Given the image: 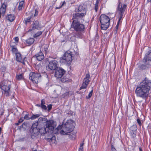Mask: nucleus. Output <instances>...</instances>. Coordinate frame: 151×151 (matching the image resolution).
Instances as JSON below:
<instances>
[{
  "label": "nucleus",
  "mask_w": 151,
  "mask_h": 151,
  "mask_svg": "<svg viewBox=\"0 0 151 151\" xmlns=\"http://www.w3.org/2000/svg\"><path fill=\"white\" fill-rule=\"evenodd\" d=\"M3 114L2 113H1V115H2Z\"/></svg>",
  "instance_id": "64"
},
{
  "label": "nucleus",
  "mask_w": 151,
  "mask_h": 151,
  "mask_svg": "<svg viewBox=\"0 0 151 151\" xmlns=\"http://www.w3.org/2000/svg\"><path fill=\"white\" fill-rule=\"evenodd\" d=\"M45 104V100L44 99H42L41 101V105H44Z\"/></svg>",
  "instance_id": "51"
},
{
  "label": "nucleus",
  "mask_w": 151,
  "mask_h": 151,
  "mask_svg": "<svg viewBox=\"0 0 151 151\" xmlns=\"http://www.w3.org/2000/svg\"><path fill=\"white\" fill-rule=\"evenodd\" d=\"M36 106H38V107H41V104L40 105V104H37V105H36Z\"/></svg>",
  "instance_id": "56"
},
{
  "label": "nucleus",
  "mask_w": 151,
  "mask_h": 151,
  "mask_svg": "<svg viewBox=\"0 0 151 151\" xmlns=\"http://www.w3.org/2000/svg\"><path fill=\"white\" fill-rule=\"evenodd\" d=\"M88 84L83 82L80 88V90H81L82 89H85L87 87Z\"/></svg>",
  "instance_id": "31"
},
{
  "label": "nucleus",
  "mask_w": 151,
  "mask_h": 151,
  "mask_svg": "<svg viewBox=\"0 0 151 151\" xmlns=\"http://www.w3.org/2000/svg\"><path fill=\"white\" fill-rule=\"evenodd\" d=\"M75 11L76 12L84 13L85 14V15L86 14V9L82 6H80L78 8L75 9Z\"/></svg>",
  "instance_id": "17"
},
{
  "label": "nucleus",
  "mask_w": 151,
  "mask_h": 151,
  "mask_svg": "<svg viewBox=\"0 0 151 151\" xmlns=\"http://www.w3.org/2000/svg\"><path fill=\"white\" fill-rule=\"evenodd\" d=\"M60 78V81L62 82H70L72 81L71 80L69 79L68 78H67L66 76H64L62 78Z\"/></svg>",
  "instance_id": "25"
},
{
  "label": "nucleus",
  "mask_w": 151,
  "mask_h": 151,
  "mask_svg": "<svg viewBox=\"0 0 151 151\" xmlns=\"http://www.w3.org/2000/svg\"><path fill=\"white\" fill-rule=\"evenodd\" d=\"M33 16V15H32L30 17H29L27 18L26 19L24 20L25 21V23L26 24H27L28 22H30L31 19Z\"/></svg>",
  "instance_id": "34"
},
{
  "label": "nucleus",
  "mask_w": 151,
  "mask_h": 151,
  "mask_svg": "<svg viewBox=\"0 0 151 151\" xmlns=\"http://www.w3.org/2000/svg\"><path fill=\"white\" fill-rule=\"evenodd\" d=\"M52 133H50L49 132H47V135L45 136V138L48 142H52V143H55L56 138L55 136H53Z\"/></svg>",
  "instance_id": "13"
},
{
  "label": "nucleus",
  "mask_w": 151,
  "mask_h": 151,
  "mask_svg": "<svg viewBox=\"0 0 151 151\" xmlns=\"http://www.w3.org/2000/svg\"><path fill=\"white\" fill-rule=\"evenodd\" d=\"M29 78L33 83H37L39 78L41 77L40 73L31 72L29 75Z\"/></svg>",
  "instance_id": "10"
},
{
  "label": "nucleus",
  "mask_w": 151,
  "mask_h": 151,
  "mask_svg": "<svg viewBox=\"0 0 151 151\" xmlns=\"http://www.w3.org/2000/svg\"><path fill=\"white\" fill-rule=\"evenodd\" d=\"M142 64L139 66V68L145 70L151 66V50L147 52L142 60Z\"/></svg>",
  "instance_id": "4"
},
{
  "label": "nucleus",
  "mask_w": 151,
  "mask_h": 151,
  "mask_svg": "<svg viewBox=\"0 0 151 151\" xmlns=\"http://www.w3.org/2000/svg\"><path fill=\"white\" fill-rule=\"evenodd\" d=\"M72 133V135H74V133H73V132Z\"/></svg>",
  "instance_id": "62"
},
{
  "label": "nucleus",
  "mask_w": 151,
  "mask_h": 151,
  "mask_svg": "<svg viewBox=\"0 0 151 151\" xmlns=\"http://www.w3.org/2000/svg\"><path fill=\"white\" fill-rule=\"evenodd\" d=\"M34 57L36 58L37 60L39 61H41L43 60L45 58L43 53L41 51L34 55Z\"/></svg>",
  "instance_id": "19"
},
{
  "label": "nucleus",
  "mask_w": 151,
  "mask_h": 151,
  "mask_svg": "<svg viewBox=\"0 0 151 151\" xmlns=\"http://www.w3.org/2000/svg\"><path fill=\"white\" fill-rule=\"evenodd\" d=\"M2 68H3V69L4 70H5V69H6V68L5 67H3Z\"/></svg>",
  "instance_id": "57"
},
{
  "label": "nucleus",
  "mask_w": 151,
  "mask_h": 151,
  "mask_svg": "<svg viewBox=\"0 0 151 151\" xmlns=\"http://www.w3.org/2000/svg\"><path fill=\"white\" fill-rule=\"evenodd\" d=\"M17 79L19 80H20L23 78L22 75L21 74L19 75H17L16 76Z\"/></svg>",
  "instance_id": "40"
},
{
  "label": "nucleus",
  "mask_w": 151,
  "mask_h": 151,
  "mask_svg": "<svg viewBox=\"0 0 151 151\" xmlns=\"http://www.w3.org/2000/svg\"><path fill=\"white\" fill-rule=\"evenodd\" d=\"M54 123L53 120H51L47 121L45 124V126L47 129V131L50 133H53V130L55 127Z\"/></svg>",
  "instance_id": "11"
},
{
  "label": "nucleus",
  "mask_w": 151,
  "mask_h": 151,
  "mask_svg": "<svg viewBox=\"0 0 151 151\" xmlns=\"http://www.w3.org/2000/svg\"><path fill=\"white\" fill-rule=\"evenodd\" d=\"M1 85V87L2 88L4 86H7V81L6 80H4L2 81L0 83Z\"/></svg>",
  "instance_id": "30"
},
{
  "label": "nucleus",
  "mask_w": 151,
  "mask_h": 151,
  "mask_svg": "<svg viewBox=\"0 0 151 151\" xmlns=\"http://www.w3.org/2000/svg\"><path fill=\"white\" fill-rule=\"evenodd\" d=\"M32 151H37V150H33Z\"/></svg>",
  "instance_id": "63"
},
{
  "label": "nucleus",
  "mask_w": 151,
  "mask_h": 151,
  "mask_svg": "<svg viewBox=\"0 0 151 151\" xmlns=\"http://www.w3.org/2000/svg\"><path fill=\"white\" fill-rule=\"evenodd\" d=\"M66 71L61 68L59 67L56 69L55 72V76L60 78L65 73Z\"/></svg>",
  "instance_id": "12"
},
{
  "label": "nucleus",
  "mask_w": 151,
  "mask_h": 151,
  "mask_svg": "<svg viewBox=\"0 0 151 151\" xmlns=\"http://www.w3.org/2000/svg\"><path fill=\"white\" fill-rule=\"evenodd\" d=\"M100 21L101 24V29L106 30L110 24V19L109 17L105 14H102L100 17Z\"/></svg>",
  "instance_id": "6"
},
{
  "label": "nucleus",
  "mask_w": 151,
  "mask_h": 151,
  "mask_svg": "<svg viewBox=\"0 0 151 151\" xmlns=\"http://www.w3.org/2000/svg\"><path fill=\"white\" fill-rule=\"evenodd\" d=\"M23 121V119L22 118H20L18 121V122L17 123H15V125L16 126H18L19 125L20 123H21Z\"/></svg>",
  "instance_id": "41"
},
{
  "label": "nucleus",
  "mask_w": 151,
  "mask_h": 151,
  "mask_svg": "<svg viewBox=\"0 0 151 151\" xmlns=\"http://www.w3.org/2000/svg\"><path fill=\"white\" fill-rule=\"evenodd\" d=\"M71 27L76 31L75 33L76 37L81 38L83 37V33L85 30V26L83 24L80 23V22L72 23Z\"/></svg>",
  "instance_id": "3"
},
{
  "label": "nucleus",
  "mask_w": 151,
  "mask_h": 151,
  "mask_svg": "<svg viewBox=\"0 0 151 151\" xmlns=\"http://www.w3.org/2000/svg\"><path fill=\"white\" fill-rule=\"evenodd\" d=\"M43 46L44 50L46 54L48 52V47H49V45L48 44H44L43 45Z\"/></svg>",
  "instance_id": "27"
},
{
  "label": "nucleus",
  "mask_w": 151,
  "mask_h": 151,
  "mask_svg": "<svg viewBox=\"0 0 151 151\" xmlns=\"http://www.w3.org/2000/svg\"><path fill=\"white\" fill-rule=\"evenodd\" d=\"M147 1L148 2H151V0H147Z\"/></svg>",
  "instance_id": "58"
},
{
  "label": "nucleus",
  "mask_w": 151,
  "mask_h": 151,
  "mask_svg": "<svg viewBox=\"0 0 151 151\" xmlns=\"http://www.w3.org/2000/svg\"><path fill=\"white\" fill-rule=\"evenodd\" d=\"M37 123L34 122L29 130L32 139H34L39 135V130L38 127Z\"/></svg>",
  "instance_id": "8"
},
{
  "label": "nucleus",
  "mask_w": 151,
  "mask_h": 151,
  "mask_svg": "<svg viewBox=\"0 0 151 151\" xmlns=\"http://www.w3.org/2000/svg\"><path fill=\"white\" fill-rule=\"evenodd\" d=\"M15 18L14 15L13 14H8L6 17V19L10 22L13 21L15 19Z\"/></svg>",
  "instance_id": "22"
},
{
  "label": "nucleus",
  "mask_w": 151,
  "mask_h": 151,
  "mask_svg": "<svg viewBox=\"0 0 151 151\" xmlns=\"http://www.w3.org/2000/svg\"><path fill=\"white\" fill-rule=\"evenodd\" d=\"M38 128L39 130V133H40L41 134L45 133L47 134V132H48V131H47V129L45 126L42 127L39 126V127L38 126Z\"/></svg>",
  "instance_id": "20"
},
{
  "label": "nucleus",
  "mask_w": 151,
  "mask_h": 151,
  "mask_svg": "<svg viewBox=\"0 0 151 151\" xmlns=\"http://www.w3.org/2000/svg\"><path fill=\"white\" fill-rule=\"evenodd\" d=\"M47 121V118L40 117L38 119L37 121H36L35 123H37L38 126L39 127V126L42 127L45 126Z\"/></svg>",
  "instance_id": "15"
},
{
  "label": "nucleus",
  "mask_w": 151,
  "mask_h": 151,
  "mask_svg": "<svg viewBox=\"0 0 151 151\" xmlns=\"http://www.w3.org/2000/svg\"><path fill=\"white\" fill-rule=\"evenodd\" d=\"M10 88L11 86L10 85L6 86H4L1 88V89L3 91L2 92V93L6 96H9V92Z\"/></svg>",
  "instance_id": "16"
},
{
  "label": "nucleus",
  "mask_w": 151,
  "mask_h": 151,
  "mask_svg": "<svg viewBox=\"0 0 151 151\" xmlns=\"http://www.w3.org/2000/svg\"><path fill=\"white\" fill-rule=\"evenodd\" d=\"M24 1H22L19 2V5L18 7V9L20 11L22 10V8L23 7L24 4Z\"/></svg>",
  "instance_id": "28"
},
{
  "label": "nucleus",
  "mask_w": 151,
  "mask_h": 151,
  "mask_svg": "<svg viewBox=\"0 0 151 151\" xmlns=\"http://www.w3.org/2000/svg\"><path fill=\"white\" fill-rule=\"evenodd\" d=\"M42 33V32L41 31L38 32L33 35V37L34 38H37L41 35Z\"/></svg>",
  "instance_id": "33"
},
{
  "label": "nucleus",
  "mask_w": 151,
  "mask_h": 151,
  "mask_svg": "<svg viewBox=\"0 0 151 151\" xmlns=\"http://www.w3.org/2000/svg\"><path fill=\"white\" fill-rule=\"evenodd\" d=\"M90 78V76L88 74H87L86 75L85 77L83 80V82L88 84L90 82L89 79Z\"/></svg>",
  "instance_id": "23"
},
{
  "label": "nucleus",
  "mask_w": 151,
  "mask_h": 151,
  "mask_svg": "<svg viewBox=\"0 0 151 151\" xmlns=\"http://www.w3.org/2000/svg\"><path fill=\"white\" fill-rule=\"evenodd\" d=\"M23 123H24V124L23 125V126H24V127H25V128L26 127V126H27V123H25V122H24Z\"/></svg>",
  "instance_id": "55"
},
{
  "label": "nucleus",
  "mask_w": 151,
  "mask_h": 151,
  "mask_svg": "<svg viewBox=\"0 0 151 151\" xmlns=\"http://www.w3.org/2000/svg\"><path fill=\"white\" fill-rule=\"evenodd\" d=\"M75 123L71 120L67 121L64 124L59 126L57 128L58 130L61 129L60 133L63 135L68 134L73 130L75 127Z\"/></svg>",
  "instance_id": "2"
},
{
  "label": "nucleus",
  "mask_w": 151,
  "mask_h": 151,
  "mask_svg": "<svg viewBox=\"0 0 151 151\" xmlns=\"http://www.w3.org/2000/svg\"><path fill=\"white\" fill-rule=\"evenodd\" d=\"M130 133L131 134L132 137L133 138H134L136 137V131H130Z\"/></svg>",
  "instance_id": "37"
},
{
  "label": "nucleus",
  "mask_w": 151,
  "mask_h": 151,
  "mask_svg": "<svg viewBox=\"0 0 151 151\" xmlns=\"http://www.w3.org/2000/svg\"><path fill=\"white\" fill-rule=\"evenodd\" d=\"M41 108L43 109L46 110L47 109V106L45 105H41Z\"/></svg>",
  "instance_id": "43"
},
{
  "label": "nucleus",
  "mask_w": 151,
  "mask_h": 151,
  "mask_svg": "<svg viewBox=\"0 0 151 151\" xmlns=\"http://www.w3.org/2000/svg\"><path fill=\"white\" fill-rule=\"evenodd\" d=\"M24 123H23L22 125L20 126V128H23L24 129H25V127L23 126V125L24 124Z\"/></svg>",
  "instance_id": "53"
},
{
  "label": "nucleus",
  "mask_w": 151,
  "mask_h": 151,
  "mask_svg": "<svg viewBox=\"0 0 151 151\" xmlns=\"http://www.w3.org/2000/svg\"><path fill=\"white\" fill-rule=\"evenodd\" d=\"M35 41V39L33 38L30 37L25 40L28 46L30 45L33 43Z\"/></svg>",
  "instance_id": "24"
},
{
  "label": "nucleus",
  "mask_w": 151,
  "mask_h": 151,
  "mask_svg": "<svg viewBox=\"0 0 151 151\" xmlns=\"http://www.w3.org/2000/svg\"><path fill=\"white\" fill-rule=\"evenodd\" d=\"M16 59L17 61L20 62L24 65L25 64L24 59L22 58V55L19 52L16 53Z\"/></svg>",
  "instance_id": "18"
},
{
  "label": "nucleus",
  "mask_w": 151,
  "mask_h": 151,
  "mask_svg": "<svg viewBox=\"0 0 151 151\" xmlns=\"http://www.w3.org/2000/svg\"><path fill=\"white\" fill-rule=\"evenodd\" d=\"M6 8V4L4 3L2 4L1 7L0 9L1 12H2V14H4L5 13Z\"/></svg>",
  "instance_id": "26"
},
{
  "label": "nucleus",
  "mask_w": 151,
  "mask_h": 151,
  "mask_svg": "<svg viewBox=\"0 0 151 151\" xmlns=\"http://www.w3.org/2000/svg\"><path fill=\"white\" fill-rule=\"evenodd\" d=\"M73 133H74V135H72V133H71L70 135V138L73 140L75 139L76 138V132H73Z\"/></svg>",
  "instance_id": "35"
},
{
  "label": "nucleus",
  "mask_w": 151,
  "mask_h": 151,
  "mask_svg": "<svg viewBox=\"0 0 151 151\" xmlns=\"http://www.w3.org/2000/svg\"><path fill=\"white\" fill-rule=\"evenodd\" d=\"M16 44L15 42H11L10 43V45L12 48L16 47L15 46V45Z\"/></svg>",
  "instance_id": "44"
},
{
  "label": "nucleus",
  "mask_w": 151,
  "mask_h": 151,
  "mask_svg": "<svg viewBox=\"0 0 151 151\" xmlns=\"http://www.w3.org/2000/svg\"><path fill=\"white\" fill-rule=\"evenodd\" d=\"M58 63L56 60H52L50 62L48 67L51 70H55L58 68Z\"/></svg>",
  "instance_id": "14"
},
{
  "label": "nucleus",
  "mask_w": 151,
  "mask_h": 151,
  "mask_svg": "<svg viewBox=\"0 0 151 151\" xmlns=\"http://www.w3.org/2000/svg\"><path fill=\"white\" fill-rule=\"evenodd\" d=\"M73 14V15L72 19L73 20L72 23L80 22V20L82 19L85 16L84 13L76 12Z\"/></svg>",
  "instance_id": "9"
},
{
  "label": "nucleus",
  "mask_w": 151,
  "mask_h": 151,
  "mask_svg": "<svg viewBox=\"0 0 151 151\" xmlns=\"http://www.w3.org/2000/svg\"><path fill=\"white\" fill-rule=\"evenodd\" d=\"M66 3L65 1H64L63 2L62 4L61 5L59 6V7H56L55 9H60V8H61L63 6H64L65 5Z\"/></svg>",
  "instance_id": "42"
},
{
  "label": "nucleus",
  "mask_w": 151,
  "mask_h": 151,
  "mask_svg": "<svg viewBox=\"0 0 151 151\" xmlns=\"http://www.w3.org/2000/svg\"><path fill=\"white\" fill-rule=\"evenodd\" d=\"M84 144V141H83L80 144V147L79 149V151H83V145Z\"/></svg>",
  "instance_id": "32"
},
{
  "label": "nucleus",
  "mask_w": 151,
  "mask_h": 151,
  "mask_svg": "<svg viewBox=\"0 0 151 151\" xmlns=\"http://www.w3.org/2000/svg\"><path fill=\"white\" fill-rule=\"evenodd\" d=\"M139 151H142V149L140 147L139 148Z\"/></svg>",
  "instance_id": "59"
},
{
  "label": "nucleus",
  "mask_w": 151,
  "mask_h": 151,
  "mask_svg": "<svg viewBox=\"0 0 151 151\" xmlns=\"http://www.w3.org/2000/svg\"><path fill=\"white\" fill-rule=\"evenodd\" d=\"M151 81L146 77L137 86L135 91L136 96L146 100L148 97L151 89Z\"/></svg>",
  "instance_id": "1"
},
{
  "label": "nucleus",
  "mask_w": 151,
  "mask_h": 151,
  "mask_svg": "<svg viewBox=\"0 0 151 151\" xmlns=\"http://www.w3.org/2000/svg\"><path fill=\"white\" fill-rule=\"evenodd\" d=\"M137 121L139 125L140 126L142 124L141 120L139 118H138L137 119Z\"/></svg>",
  "instance_id": "45"
},
{
  "label": "nucleus",
  "mask_w": 151,
  "mask_h": 151,
  "mask_svg": "<svg viewBox=\"0 0 151 151\" xmlns=\"http://www.w3.org/2000/svg\"><path fill=\"white\" fill-rule=\"evenodd\" d=\"M48 108V111H50L52 109V105L51 104H49L47 106Z\"/></svg>",
  "instance_id": "46"
},
{
  "label": "nucleus",
  "mask_w": 151,
  "mask_h": 151,
  "mask_svg": "<svg viewBox=\"0 0 151 151\" xmlns=\"http://www.w3.org/2000/svg\"><path fill=\"white\" fill-rule=\"evenodd\" d=\"M14 40L16 42V43H18L19 41V38L18 37H15L14 38Z\"/></svg>",
  "instance_id": "52"
},
{
  "label": "nucleus",
  "mask_w": 151,
  "mask_h": 151,
  "mask_svg": "<svg viewBox=\"0 0 151 151\" xmlns=\"http://www.w3.org/2000/svg\"><path fill=\"white\" fill-rule=\"evenodd\" d=\"M126 7L127 5L125 4L122 5L121 3H119V4L118 7V10L119 12V18L117 25L116 27V30H117L118 28L119 22L122 18L124 13V12L125 11Z\"/></svg>",
  "instance_id": "7"
},
{
  "label": "nucleus",
  "mask_w": 151,
  "mask_h": 151,
  "mask_svg": "<svg viewBox=\"0 0 151 151\" xmlns=\"http://www.w3.org/2000/svg\"><path fill=\"white\" fill-rule=\"evenodd\" d=\"M111 151H116V149L113 145H111Z\"/></svg>",
  "instance_id": "47"
},
{
  "label": "nucleus",
  "mask_w": 151,
  "mask_h": 151,
  "mask_svg": "<svg viewBox=\"0 0 151 151\" xmlns=\"http://www.w3.org/2000/svg\"><path fill=\"white\" fill-rule=\"evenodd\" d=\"M100 0H96V2L95 4H98L99 2L100 1Z\"/></svg>",
  "instance_id": "54"
},
{
  "label": "nucleus",
  "mask_w": 151,
  "mask_h": 151,
  "mask_svg": "<svg viewBox=\"0 0 151 151\" xmlns=\"http://www.w3.org/2000/svg\"><path fill=\"white\" fill-rule=\"evenodd\" d=\"M40 29V25L38 21L36 20L33 22V26L31 30L35 29L39 30Z\"/></svg>",
  "instance_id": "21"
},
{
  "label": "nucleus",
  "mask_w": 151,
  "mask_h": 151,
  "mask_svg": "<svg viewBox=\"0 0 151 151\" xmlns=\"http://www.w3.org/2000/svg\"><path fill=\"white\" fill-rule=\"evenodd\" d=\"M35 14H34V16L36 17L38 15V12L36 9H35Z\"/></svg>",
  "instance_id": "50"
},
{
  "label": "nucleus",
  "mask_w": 151,
  "mask_h": 151,
  "mask_svg": "<svg viewBox=\"0 0 151 151\" xmlns=\"http://www.w3.org/2000/svg\"><path fill=\"white\" fill-rule=\"evenodd\" d=\"M93 90H92L89 93L88 96H86V98L87 99H89L91 97L93 93Z\"/></svg>",
  "instance_id": "39"
},
{
  "label": "nucleus",
  "mask_w": 151,
  "mask_h": 151,
  "mask_svg": "<svg viewBox=\"0 0 151 151\" xmlns=\"http://www.w3.org/2000/svg\"><path fill=\"white\" fill-rule=\"evenodd\" d=\"M1 14H2V12H1V11H0V18H1Z\"/></svg>",
  "instance_id": "61"
},
{
  "label": "nucleus",
  "mask_w": 151,
  "mask_h": 151,
  "mask_svg": "<svg viewBox=\"0 0 151 151\" xmlns=\"http://www.w3.org/2000/svg\"><path fill=\"white\" fill-rule=\"evenodd\" d=\"M137 127L136 125H133L130 128V131H136L137 130Z\"/></svg>",
  "instance_id": "29"
},
{
  "label": "nucleus",
  "mask_w": 151,
  "mask_h": 151,
  "mask_svg": "<svg viewBox=\"0 0 151 151\" xmlns=\"http://www.w3.org/2000/svg\"><path fill=\"white\" fill-rule=\"evenodd\" d=\"M1 127H0V134H1Z\"/></svg>",
  "instance_id": "60"
},
{
  "label": "nucleus",
  "mask_w": 151,
  "mask_h": 151,
  "mask_svg": "<svg viewBox=\"0 0 151 151\" xmlns=\"http://www.w3.org/2000/svg\"><path fill=\"white\" fill-rule=\"evenodd\" d=\"M24 119H25L27 120H29V117L28 115V114L25 115L24 117Z\"/></svg>",
  "instance_id": "49"
},
{
  "label": "nucleus",
  "mask_w": 151,
  "mask_h": 151,
  "mask_svg": "<svg viewBox=\"0 0 151 151\" xmlns=\"http://www.w3.org/2000/svg\"><path fill=\"white\" fill-rule=\"evenodd\" d=\"M72 55V52L67 51L64 53L62 57L60 58V62L67 65H70L73 59Z\"/></svg>",
  "instance_id": "5"
},
{
  "label": "nucleus",
  "mask_w": 151,
  "mask_h": 151,
  "mask_svg": "<svg viewBox=\"0 0 151 151\" xmlns=\"http://www.w3.org/2000/svg\"><path fill=\"white\" fill-rule=\"evenodd\" d=\"M98 7V4H95L94 9L96 12L97 11V10Z\"/></svg>",
  "instance_id": "48"
},
{
  "label": "nucleus",
  "mask_w": 151,
  "mask_h": 151,
  "mask_svg": "<svg viewBox=\"0 0 151 151\" xmlns=\"http://www.w3.org/2000/svg\"><path fill=\"white\" fill-rule=\"evenodd\" d=\"M40 116V115L39 114H34L32 116L31 119H34L37 118L38 117Z\"/></svg>",
  "instance_id": "38"
},
{
  "label": "nucleus",
  "mask_w": 151,
  "mask_h": 151,
  "mask_svg": "<svg viewBox=\"0 0 151 151\" xmlns=\"http://www.w3.org/2000/svg\"><path fill=\"white\" fill-rule=\"evenodd\" d=\"M12 51L13 53H15V54H16V53H18L17 52L18 50L16 47L12 48Z\"/></svg>",
  "instance_id": "36"
}]
</instances>
